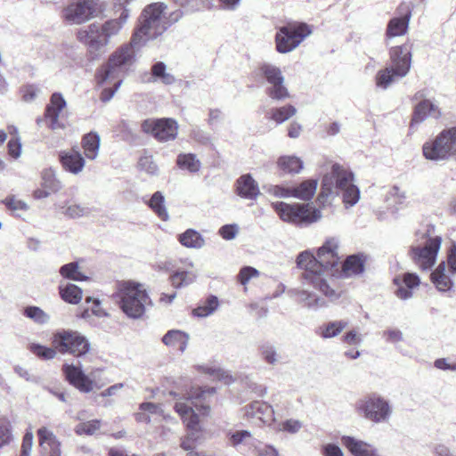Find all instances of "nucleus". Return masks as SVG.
Instances as JSON below:
<instances>
[{"label": "nucleus", "mask_w": 456, "mask_h": 456, "mask_svg": "<svg viewBox=\"0 0 456 456\" xmlns=\"http://www.w3.org/2000/svg\"><path fill=\"white\" fill-rule=\"evenodd\" d=\"M271 86L267 89V94L273 100L281 101L289 97V91L284 86V77L281 69L269 63H264L260 68Z\"/></svg>", "instance_id": "nucleus-16"}, {"label": "nucleus", "mask_w": 456, "mask_h": 456, "mask_svg": "<svg viewBox=\"0 0 456 456\" xmlns=\"http://www.w3.org/2000/svg\"><path fill=\"white\" fill-rule=\"evenodd\" d=\"M142 129L145 133L151 134L157 140L167 142L175 139L178 133V125L172 118L149 119L142 124Z\"/></svg>", "instance_id": "nucleus-18"}, {"label": "nucleus", "mask_w": 456, "mask_h": 456, "mask_svg": "<svg viewBox=\"0 0 456 456\" xmlns=\"http://www.w3.org/2000/svg\"><path fill=\"white\" fill-rule=\"evenodd\" d=\"M354 174L339 164H333L330 172L323 175L322 188L317 200L324 206L329 197L341 191L346 208L354 206L360 200V190L354 183Z\"/></svg>", "instance_id": "nucleus-4"}, {"label": "nucleus", "mask_w": 456, "mask_h": 456, "mask_svg": "<svg viewBox=\"0 0 456 456\" xmlns=\"http://www.w3.org/2000/svg\"><path fill=\"white\" fill-rule=\"evenodd\" d=\"M39 445L46 456H61V443L56 436L48 428H41L37 430Z\"/></svg>", "instance_id": "nucleus-24"}, {"label": "nucleus", "mask_w": 456, "mask_h": 456, "mask_svg": "<svg viewBox=\"0 0 456 456\" xmlns=\"http://www.w3.org/2000/svg\"><path fill=\"white\" fill-rule=\"evenodd\" d=\"M273 207L280 218L294 224H308L322 218V213L310 204H288L285 202L273 203Z\"/></svg>", "instance_id": "nucleus-13"}, {"label": "nucleus", "mask_w": 456, "mask_h": 456, "mask_svg": "<svg viewBox=\"0 0 456 456\" xmlns=\"http://www.w3.org/2000/svg\"><path fill=\"white\" fill-rule=\"evenodd\" d=\"M338 240L330 238L318 248L316 256L306 250L301 252L297 259L298 267L304 269L302 276L305 282L313 285L331 299L338 298V295L330 288L327 278L338 275Z\"/></svg>", "instance_id": "nucleus-1"}, {"label": "nucleus", "mask_w": 456, "mask_h": 456, "mask_svg": "<svg viewBox=\"0 0 456 456\" xmlns=\"http://www.w3.org/2000/svg\"><path fill=\"white\" fill-rule=\"evenodd\" d=\"M183 16V12L181 9H176L171 12H169L167 15L164 14L165 18V24L167 25V29L171 27L172 25L178 22Z\"/></svg>", "instance_id": "nucleus-63"}, {"label": "nucleus", "mask_w": 456, "mask_h": 456, "mask_svg": "<svg viewBox=\"0 0 456 456\" xmlns=\"http://www.w3.org/2000/svg\"><path fill=\"white\" fill-rule=\"evenodd\" d=\"M151 75L156 81L165 85H172L175 81L174 75L167 72V66L163 61H158L152 65Z\"/></svg>", "instance_id": "nucleus-41"}, {"label": "nucleus", "mask_w": 456, "mask_h": 456, "mask_svg": "<svg viewBox=\"0 0 456 456\" xmlns=\"http://www.w3.org/2000/svg\"><path fill=\"white\" fill-rule=\"evenodd\" d=\"M42 186L50 191L56 192L61 189V183L53 169H45L42 173Z\"/></svg>", "instance_id": "nucleus-49"}, {"label": "nucleus", "mask_w": 456, "mask_h": 456, "mask_svg": "<svg viewBox=\"0 0 456 456\" xmlns=\"http://www.w3.org/2000/svg\"><path fill=\"white\" fill-rule=\"evenodd\" d=\"M245 417L248 420L262 424H271L274 421V411L273 407L263 401H254L244 407Z\"/></svg>", "instance_id": "nucleus-20"}, {"label": "nucleus", "mask_w": 456, "mask_h": 456, "mask_svg": "<svg viewBox=\"0 0 456 456\" xmlns=\"http://www.w3.org/2000/svg\"><path fill=\"white\" fill-rule=\"evenodd\" d=\"M291 296L297 297V300L308 308H317L324 305V301L316 297L314 293H310L304 289H294L290 291Z\"/></svg>", "instance_id": "nucleus-37"}, {"label": "nucleus", "mask_w": 456, "mask_h": 456, "mask_svg": "<svg viewBox=\"0 0 456 456\" xmlns=\"http://www.w3.org/2000/svg\"><path fill=\"white\" fill-rule=\"evenodd\" d=\"M277 166L281 171L285 174H299L303 167L304 162L303 160L294 155H284L278 159Z\"/></svg>", "instance_id": "nucleus-28"}, {"label": "nucleus", "mask_w": 456, "mask_h": 456, "mask_svg": "<svg viewBox=\"0 0 456 456\" xmlns=\"http://www.w3.org/2000/svg\"><path fill=\"white\" fill-rule=\"evenodd\" d=\"M423 247L420 245L412 246L411 253L414 262L422 269H430L435 262L440 249L442 239L439 236L425 238L422 234Z\"/></svg>", "instance_id": "nucleus-15"}, {"label": "nucleus", "mask_w": 456, "mask_h": 456, "mask_svg": "<svg viewBox=\"0 0 456 456\" xmlns=\"http://www.w3.org/2000/svg\"><path fill=\"white\" fill-rule=\"evenodd\" d=\"M259 272L251 266H245L240 269L237 278L240 284L246 286L253 278H257Z\"/></svg>", "instance_id": "nucleus-53"}, {"label": "nucleus", "mask_w": 456, "mask_h": 456, "mask_svg": "<svg viewBox=\"0 0 456 456\" xmlns=\"http://www.w3.org/2000/svg\"><path fill=\"white\" fill-rule=\"evenodd\" d=\"M112 81H113L114 87H106L102 90V92L101 94L100 98L103 102H107L110 101L112 99V97L114 96L115 93L117 92V90L119 88V86L122 84V79L120 77L112 79V80H108L107 82L110 83Z\"/></svg>", "instance_id": "nucleus-55"}, {"label": "nucleus", "mask_w": 456, "mask_h": 456, "mask_svg": "<svg viewBox=\"0 0 456 456\" xmlns=\"http://www.w3.org/2000/svg\"><path fill=\"white\" fill-rule=\"evenodd\" d=\"M216 392L214 387L202 390L200 387H191L186 391L183 396H180L175 404V411L185 423L189 433L181 438V448L188 452L195 448V443L199 439L200 428L199 425V417L196 411L203 416H208L210 412V407L205 404L206 394L212 395Z\"/></svg>", "instance_id": "nucleus-2"}, {"label": "nucleus", "mask_w": 456, "mask_h": 456, "mask_svg": "<svg viewBox=\"0 0 456 456\" xmlns=\"http://www.w3.org/2000/svg\"><path fill=\"white\" fill-rule=\"evenodd\" d=\"M197 273L183 270H177L170 276V281L174 288L180 289L195 281Z\"/></svg>", "instance_id": "nucleus-39"}, {"label": "nucleus", "mask_w": 456, "mask_h": 456, "mask_svg": "<svg viewBox=\"0 0 456 456\" xmlns=\"http://www.w3.org/2000/svg\"><path fill=\"white\" fill-rule=\"evenodd\" d=\"M311 33L312 30L305 23H289L276 33V49L281 53H289Z\"/></svg>", "instance_id": "nucleus-14"}, {"label": "nucleus", "mask_w": 456, "mask_h": 456, "mask_svg": "<svg viewBox=\"0 0 456 456\" xmlns=\"http://www.w3.org/2000/svg\"><path fill=\"white\" fill-rule=\"evenodd\" d=\"M236 191L247 200H255L260 194L258 183L249 174L242 175L236 181Z\"/></svg>", "instance_id": "nucleus-26"}, {"label": "nucleus", "mask_w": 456, "mask_h": 456, "mask_svg": "<svg viewBox=\"0 0 456 456\" xmlns=\"http://www.w3.org/2000/svg\"><path fill=\"white\" fill-rule=\"evenodd\" d=\"M342 341L348 346H359L362 345L363 338L361 333L355 330H352L343 336Z\"/></svg>", "instance_id": "nucleus-57"}, {"label": "nucleus", "mask_w": 456, "mask_h": 456, "mask_svg": "<svg viewBox=\"0 0 456 456\" xmlns=\"http://www.w3.org/2000/svg\"><path fill=\"white\" fill-rule=\"evenodd\" d=\"M317 185L318 181L315 179L305 180L297 186L292 187V197L301 200H309L315 194Z\"/></svg>", "instance_id": "nucleus-30"}, {"label": "nucleus", "mask_w": 456, "mask_h": 456, "mask_svg": "<svg viewBox=\"0 0 456 456\" xmlns=\"http://www.w3.org/2000/svg\"><path fill=\"white\" fill-rule=\"evenodd\" d=\"M5 205L8 209L11 210L15 216H20L21 212H24L28 209V205L24 201L18 200L15 197H10L6 199Z\"/></svg>", "instance_id": "nucleus-52"}, {"label": "nucleus", "mask_w": 456, "mask_h": 456, "mask_svg": "<svg viewBox=\"0 0 456 456\" xmlns=\"http://www.w3.org/2000/svg\"><path fill=\"white\" fill-rule=\"evenodd\" d=\"M364 271V259L361 256L352 255L346 257L338 274L343 277H351L362 273Z\"/></svg>", "instance_id": "nucleus-27"}, {"label": "nucleus", "mask_w": 456, "mask_h": 456, "mask_svg": "<svg viewBox=\"0 0 456 456\" xmlns=\"http://www.w3.org/2000/svg\"><path fill=\"white\" fill-rule=\"evenodd\" d=\"M238 232L239 229L236 224H225L220 228L219 234L223 239L230 240L236 237Z\"/></svg>", "instance_id": "nucleus-61"}, {"label": "nucleus", "mask_w": 456, "mask_h": 456, "mask_svg": "<svg viewBox=\"0 0 456 456\" xmlns=\"http://www.w3.org/2000/svg\"><path fill=\"white\" fill-rule=\"evenodd\" d=\"M20 94L25 102H31L37 97L39 89L36 85H25L21 87Z\"/></svg>", "instance_id": "nucleus-54"}, {"label": "nucleus", "mask_w": 456, "mask_h": 456, "mask_svg": "<svg viewBox=\"0 0 456 456\" xmlns=\"http://www.w3.org/2000/svg\"><path fill=\"white\" fill-rule=\"evenodd\" d=\"M52 344L59 353L69 354L76 357H82L91 350L88 338L73 330H58L53 336Z\"/></svg>", "instance_id": "nucleus-12"}, {"label": "nucleus", "mask_w": 456, "mask_h": 456, "mask_svg": "<svg viewBox=\"0 0 456 456\" xmlns=\"http://www.w3.org/2000/svg\"><path fill=\"white\" fill-rule=\"evenodd\" d=\"M425 90L418 91L413 100L419 101L416 104L411 122V128L426 120L428 118H439L442 116L441 110L436 101L427 99Z\"/></svg>", "instance_id": "nucleus-17"}, {"label": "nucleus", "mask_w": 456, "mask_h": 456, "mask_svg": "<svg viewBox=\"0 0 456 456\" xmlns=\"http://www.w3.org/2000/svg\"><path fill=\"white\" fill-rule=\"evenodd\" d=\"M29 350L31 353L44 360L53 359L57 354V350L54 346L51 348L39 344H31L29 346Z\"/></svg>", "instance_id": "nucleus-50"}, {"label": "nucleus", "mask_w": 456, "mask_h": 456, "mask_svg": "<svg viewBox=\"0 0 456 456\" xmlns=\"http://www.w3.org/2000/svg\"><path fill=\"white\" fill-rule=\"evenodd\" d=\"M101 425L102 422L100 419L81 422L76 426L75 432L78 436H93L101 428Z\"/></svg>", "instance_id": "nucleus-48"}, {"label": "nucleus", "mask_w": 456, "mask_h": 456, "mask_svg": "<svg viewBox=\"0 0 456 456\" xmlns=\"http://www.w3.org/2000/svg\"><path fill=\"white\" fill-rule=\"evenodd\" d=\"M62 214L69 218L76 219L90 214L89 208L76 202H69L62 207Z\"/></svg>", "instance_id": "nucleus-44"}, {"label": "nucleus", "mask_w": 456, "mask_h": 456, "mask_svg": "<svg viewBox=\"0 0 456 456\" xmlns=\"http://www.w3.org/2000/svg\"><path fill=\"white\" fill-rule=\"evenodd\" d=\"M102 12L99 0H68L61 11V20L68 25H82Z\"/></svg>", "instance_id": "nucleus-11"}, {"label": "nucleus", "mask_w": 456, "mask_h": 456, "mask_svg": "<svg viewBox=\"0 0 456 456\" xmlns=\"http://www.w3.org/2000/svg\"><path fill=\"white\" fill-rule=\"evenodd\" d=\"M411 66V47L408 44L391 47L389 63L378 71L375 77L376 86L387 89L395 81L407 76Z\"/></svg>", "instance_id": "nucleus-6"}, {"label": "nucleus", "mask_w": 456, "mask_h": 456, "mask_svg": "<svg viewBox=\"0 0 456 456\" xmlns=\"http://www.w3.org/2000/svg\"><path fill=\"white\" fill-rule=\"evenodd\" d=\"M251 437V433L247 430L236 431L230 435V444L237 446Z\"/></svg>", "instance_id": "nucleus-60"}, {"label": "nucleus", "mask_w": 456, "mask_h": 456, "mask_svg": "<svg viewBox=\"0 0 456 456\" xmlns=\"http://www.w3.org/2000/svg\"><path fill=\"white\" fill-rule=\"evenodd\" d=\"M162 341L166 346L176 348L183 353L187 347L189 335L178 330H172L163 337Z\"/></svg>", "instance_id": "nucleus-29"}, {"label": "nucleus", "mask_w": 456, "mask_h": 456, "mask_svg": "<svg viewBox=\"0 0 456 456\" xmlns=\"http://www.w3.org/2000/svg\"><path fill=\"white\" fill-rule=\"evenodd\" d=\"M355 411L365 419L379 424L390 420L394 409L388 399L378 393H371L356 402Z\"/></svg>", "instance_id": "nucleus-10"}, {"label": "nucleus", "mask_w": 456, "mask_h": 456, "mask_svg": "<svg viewBox=\"0 0 456 456\" xmlns=\"http://www.w3.org/2000/svg\"><path fill=\"white\" fill-rule=\"evenodd\" d=\"M177 167L190 173H197L201 167V162L195 154L181 153L176 159Z\"/></svg>", "instance_id": "nucleus-34"}, {"label": "nucleus", "mask_w": 456, "mask_h": 456, "mask_svg": "<svg viewBox=\"0 0 456 456\" xmlns=\"http://www.w3.org/2000/svg\"><path fill=\"white\" fill-rule=\"evenodd\" d=\"M302 422L297 419H287L280 424V429L290 434L297 433L302 428Z\"/></svg>", "instance_id": "nucleus-58"}, {"label": "nucleus", "mask_w": 456, "mask_h": 456, "mask_svg": "<svg viewBox=\"0 0 456 456\" xmlns=\"http://www.w3.org/2000/svg\"><path fill=\"white\" fill-rule=\"evenodd\" d=\"M167 8V4L161 2L152 3L144 7L139 18V24L133 33L134 44H146L167 30L164 18Z\"/></svg>", "instance_id": "nucleus-7"}, {"label": "nucleus", "mask_w": 456, "mask_h": 456, "mask_svg": "<svg viewBox=\"0 0 456 456\" xmlns=\"http://www.w3.org/2000/svg\"><path fill=\"white\" fill-rule=\"evenodd\" d=\"M149 207L155 214L163 221H167L169 217L165 206V198L160 191H156L149 200Z\"/></svg>", "instance_id": "nucleus-40"}, {"label": "nucleus", "mask_w": 456, "mask_h": 456, "mask_svg": "<svg viewBox=\"0 0 456 456\" xmlns=\"http://www.w3.org/2000/svg\"><path fill=\"white\" fill-rule=\"evenodd\" d=\"M425 159L431 161L456 160V126L444 129L422 146Z\"/></svg>", "instance_id": "nucleus-9"}, {"label": "nucleus", "mask_w": 456, "mask_h": 456, "mask_svg": "<svg viewBox=\"0 0 456 456\" xmlns=\"http://www.w3.org/2000/svg\"><path fill=\"white\" fill-rule=\"evenodd\" d=\"M179 242L191 248H200L204 246L205 240L201 234L193 229H188L179 235Z\"/></svg>", "instance_id": "nucleus-35"}, {"label": "nucleus", "mask_w": 456, "mask_h": 456, "mask_svg": "<svg viewBox=\"0 0 456 456\" xmlns=\"http://www.w3.org/2000/svg\"><path fill=\"white\" fill-rule=\"evenodd\" d=\"M100 135L97 133L91 132L84 135L82 139V148L88 159H95L99 153Z\"/></svg>", "instance_id": "nucleus-31"}, {"label": "nucleus", "mask_w": 456, "mask_h": 456, "mask_svg": "<svg viewBox=\"0 0 456 456\" xmlns=\"http://www.w3.org/2000/svg\"><path fill=\"white\" fill-rule=\"evenodd\" d=\"M268 192L279 198L292 197V187H285L282 185H272L268 189Z\"/></svg>", "instance_id": "nucleus-59"}, {"label": "nucleus", "mask_w": 456, "mask_h": 456, "mask_svg": "<svg viewBox=\"0 0 456 456\" xmlns=\"http://www.w3.org/2000/svg\"><path fill=\"white\" fill-rule=\"evenodd\" d=\"M419 283V277L416 273H404L396 275L394 278V284L396 286L395 294L398 298L407 300L412 297V290L418 288Z\"/></svg>", "instance_id": "nucleus-21"}, {"label": "nucleus", "mask_w": 456, "mask_h": 456, "mask_svg": "<svg viewBox=\"0 0 456 456\" xmlns=\"http://www.w3.org/2000/svg\"><path fill=\"white\" fill-rule=\"evenodd\" d=\"M23 314L27 318L40 325L46 324L50 321V315L37 306H27Z\"/></svg>", "instance_id": "nucleus-45"}, {"label": "nucleus", "mask_w": 456, "mask_h": 456, "mask_svg": "<svg viewBox=\"0 0 456 456\" xmlns=\"http://www.w3.org/2000/svg\"><path fill=\"white\" fill-rule=\"evenodd\" d=\"M347 326L345 321H334L323 324L319 328L318 335L322 338H332L337 337Z\"/></svg>", "instance_id": "nucleus-38"}, {"label": "nucleus", "mask_w": 456, "mask_h": 456, "mask_svg": "<svg viewBox=\"0 0 456 456\" xmlns=\"http://www.w3.org/2000/svg\"><path fill=\"white\" fill-rule=\"evenodd\" d=\"M296 113L297 109L293 105L287 104L282 107L271 109L268 112V118L276 124H282L295 116Z\"/></svg>", "instance_id": "nucleus-36"}, {"label": "nucleus", "mask_w": 456, "mask_h": 456, "mask_svg": "<svg viewBox=\"0 0 456 456\" xmlns=\"http://www.w3.org/2000/svg\"><path fill=\"white\" fill-rule=\"evenodd\" d=\"M60 274L65 279L77 281L87 280V277L80 272L79 265L77 262H71L62 265L60 268Z\"/></svg>", "instance_id": "nucleus-43"}, {"label": "nucleus", "mask_w": 456, "mask_h": 456, "mask_svg": "<svg viewBox=\"0 0 456 456\" xmlns=\"http://www.w3.org/2000/svg\"><path fill=\"white\" fill-rule=\"evenodd\" d=\"M323 456H344L341 448L334 444H327L322 447Z\"/></svg>", "instance_id": "nucleus-64"}, {"label": "nucleus", "mask_w": 456, "mask_h": 456, "mask_svg": "<svg viewBox=\"0 0 456 456\" xmlns=\"http://www.w3.org/2000/svg\"><path fill=\"white\" fill-rule=\"evenodd\" d=\"M259 351L262 359L268 364L275 365L281 360V356L273 345L269 343L263 344L259 347Z\"/></svg>", "instance_id": "nucleus-46"}, {"label": "nucleus", "mask_w": 456, "mask_h": 456, "mask_svg": "<svg viewBox=\"0 0 456 456\" xmlns=\"http://www.w3.org/2000/svg\"><path fill=\"white\" fill-rule=\"evenodd\" d=\"M445 263L442 262L439 264L437 268L431 273V280L433 283L441 291H447L452 286L451 278L445 273Z\"/></svg>", "instance_id": "nucleus-33"}, {"label": "nucleus", "mask_w": 456, "mask_h": 456, "mask_svg": "<svg viewBox=\"0 0 456 456\" xmlns=\"http://www.w3.org/2000/svg\"><path fill=\"white\" fill-rule=\"evenodd\" d=\"M144 43L134 44V35L131 41L117 48L108 59V61L97 72V81L104 85L108 80L120 77L121 75L135 62V50L143 46Z\"/></svg>", "instance_id": "nucleus-8"}, {"label": "nucleus", "mask_w": 456, "mask_h": 456, "mask_svg": "<svg viewBox=\"0 0 456 456\" xmlns=\"http://www.w3.org/2000/svg\"><path fill=\"white\" fill-rule=\"evenodd\" d=\"M7 133L10 135V139L7 142L8 156L13 159H17L20 157L22 151V143L19 130L15 126H9L7 127Z\"/></svg>", "instance_id": "nucleus-32"}, {"label": "nucleus", "mask_w": 456, "mask_h": 456, "mask_svg": "<svg viewBox=\"0 0 456 456\" xmlns=\"http://www.w3.org/2000/svg\"><path fill=\"white\" fill-rule=\"evenodd\" d=\"M60 160L63 168L74 175L79 174L86 164L82 154L75 148L61 151Z\"/></svg>", "instance_id": "nucleus-25"}, {"label": "nucleus", "mask_w": 456, "mask_h": 456, "mask_svg": "<svg viewBox=\"0 0 456 456\" xmlns=\"http://www.w3.org/2000/svg\"><path fill=\"white\" fill-rule=\"evenodd\" d=\"M138 167L141 171L150 175H157L159 168L151 156H142L138 161Z\"/></svg>", "instance_id": "nucleus-51"}, {"label": "nucleus", "mask_w": 456, "mask_h": 456, "mask_svg": "<svg viewBox=\"0 0 456 456\" xmlns=\"http://www.w3.org/2000/svg\"><path fill=\"white\" fill-rule=\"evenodd\" d=\"M383 337L386 338L387 342L395 344L403 341V332L398 329H388L383 332Z\"/></svg>", "instance_id": "nucleus-62"}, {"label": "nucleus", "mask_w": 456, "mask_h": 456, "mask_svg": "<svg viewBox=\"0 0 456 456\" xmlns=\"http://www.w3.org/2000/svg\"><path fill=\"white\" fill-rule=\"evenodd\" d=\"M62 371L70 385L82 393H89L94 389V381L86 376L79 366L65 363Z\"/></svg>", "instance_id": "nucleus-19"}, {"label": "nucleus", "mask_w": 456, "mask_h": 456, "mask_svg": "<svg viewBox=\"0 0 456 456\" xmlns=\"http://www.w3.org/2000/svg\"><path fill=\"white\" fill-rule=\"evenodd\" d=\"M219 305L218 299L215 296H210L207 301L193 310V314L198 317H207L212 314Z\"/></svg>", "instance_id": "nucleus-47"}, {"label": "nucleus", "mask_w": 456, "mask_h": 456, "mask_svg": "<svg viewBox=\"0 0 456 456\" xmlns=\"http://www.w3.org/2000/svg\"><path fill=\"white\" fill-rule=\"evenodd\" d=\"M129 16L130 11L124 8L118 18L109 19L102 23L94 22L79 28L77 39L87 48L92 57L97 58L106 52L111 39L119 35Z\"/></svg>", "instance_id": "nucleus-3"}, {"label": "nucleus", "mask_w": 456, "mask_h": 456, "mask_svg": "<svg viewBox=\"0 0 456 456\" xmlns=\"http://www.w3.org/2000/svg\"><path fill=\"white\" fill-rule=\"evenodd\" d=\"M61 298L69 304H78L82 299V289L75 284L69 283L60 288Z\"/></svg>", "instance_id": "nucleus-42"}, {"label": "nucleus", "mask_w": 456, "mask_h": 456, "mask_svg": "<svg viewBox=\"0 0 456 456\" xmlns=\"http://www.w3.org/2000/svg\"><path fill=\"white\" fill-rule=\"evenodd\" d=\"M112 298L122 313L133 320L142 318L152 304L146 286L134 280L117 281Z\"/></svg>", "instance_id": "nucleus-5"}, {"label": "nucleus", "mask_w": 456, "mask_h": 456, "mask_svg": "<svg viewBox=\"0 0 456 456\" xmlns=\"http://www.w3.org/2000/svg\"><path fill=\"white\" fill-rule=\"evenodd\" d=\"M65 106L66 101L63 96L59 93L53 94L45 110V118L50 129L54 131L65 128V125L59 120L60 113Z\"/></svg>", "instance_id": "nucleus-23"}, {"label": "nucleus", "mask_w": 456, "mask_h": 456, "mask_svg": "<svg viewBox=\"0 0 456 456\" xmlns=\"http://www.w3.org/2000/svg\"><path fill=\"white\" fill-rule=\"evenodd\" d=\"M387 200H392L394 204H403L406 200V191L398 186H393L387 192Z\"/></svg>", "instance_id": "nucleus-56"}, {"label": "nucleus", "mask_w": 456, "mask_h": 456, "mask_svg": "<svg viewBox=\"0 0 456 456\" xmlns=\"http://www.w3.org/2000/svg\"><path fill=\"white\" fill-rule=\"evenodd\" d=\"M399 17L392 18L387 27L386 37L387 38H393L395 37H402L408 31L409 22L411 17V10L408 5H401Z\"/></svg>", "instance_id": "nucleus-22"}]
</instances>
